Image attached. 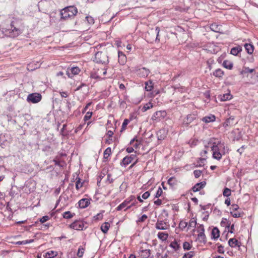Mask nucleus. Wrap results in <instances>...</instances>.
<instances>
[{
  "label": "nucleus",
  "mask_w": 258,
  "mask_h": 258,
  "mask_svg": "<svg viewBox=\"0 0 258 258\" xmlns=\"http://www.w3.org/2000/svg\"><path fill=\"white\" fill-rule=\"evenodd\" d=\"M23 23L21 19L13 18L10 26L8 28L3 29V32L6 35L15 38L20 35L23 31Z\"/></svg>",
  "instance_id": "1"
},
{
  "label": "nucleus",
  "mask_w": 258,
  "mask_h": 258,
  "mask_svg": "<svg viewBox=\"0 0 258 258\" xmlns=\"http://www.w3.org/2000/svg\"><path fill=\"white\" fill-rule=\"evenodd\" d=\"M78 13V9L74 6H68L60 11L61 19H73Z\"/></svg>",
  "instance_id": "2"
},
{
  "label": "nucleus",
  "mask_w": 258,
  "mask_h": 258,
  "mask_svg": "<svg viewBox=\"0 0 258 258\" xmlns=\"http://www.w3.org/2000/svg\"><path fill=\"white\" fill-rule=\"evenodd\" d=\"M108 58L106 51H98L95 54L93 60L98 63L106 64L109 62Z\"/></svg>",
  "instance_id": "3"
},
{
  "label": "nucleus",
  "mask_w": 258,
  "mask_h": 258,
  "mask_svg": "<svg viewBox=\"0 0 258 258\" xmlns=\"http://www.w3.org/2000/svg\"><path fill=\"white\" fill-rule=\"evenodd\" d=\"M42 99L41 95L39 93H33L28 95L27 101L32 103H37Z\"/></svg>",
  "instance_id": "4"
},
{
  "label": "nucleus",
  "mask_w": 258,
  "mask_h": 258,
  "mask_svg": "<svg viewBox=\"0 0 258 258\" xmlns=\"http://www.w3.org/2000/svg\"><path fill=\"white\" fill-rule=\"evenodd\" d=\"M84 226L83 222L80 220H76L70 225V228L76 230H82Z\"/></svg>",
  "instance_id": "5"
},
{
  "label": "nucleus",
  "mask_w": 258,
  "mask_h": 258,
  "mask_svg": "<svg viewBox=\"0 0 258 258\" xmlns=\"http://www.w3.org/2000/svg\"><path fill=\"white\" fill-rule=\"evenodd\" d=\"M80 71V69L77 67H72L71 69H68L67 71V75L69 78H72L74 75H78Z\"/></svg>",
  "instance_id": "6"
},
{
  "label": "nucleus",
  "mask_w": 258,
  "mask_h": 258,
  "mask_svg": "<svg viewBox=\"0 0 258 258\" xmlns=\"http://www.w3.org/2000/svg\"><path fill=\"white\" fill-rule=\"evenodd\" d=\"M210 29L212 31L215 32L219 33L221 34L224 33V31L221 25H218L216 23L212 24L210 25Z\"/></svg>",
  "instance_id": "7"
},
{
  "label": "nucleus",
  "mask_w": 258,
  "mask_h": 258,
  "mask_svg": "<svg viewBox=\"0 0 258 258\" xmlns=\"http://www.w3.org/2000/svg\"><path fill=\"white\" fill-rule=\"evenodd\" d=\"M168 226L167 225L165 222H164L163 220L159 219L157 220L155 225L156 228L159 230L167 229H168Z\"/></svg>",
  "instance_id": "8"
},
{
  "label": "nucleus",
  "mask_w": 258,
  "mask_h": 258,
  "mask_svg": "<svg viewBox=\"0 0 258 258\" xmlns=\"http://www.w3.org/2000/svg\"><path fill=\"white\" fill-rule=\"evenodd\" d=\"M223 145L224 143H222L220 141L213 142L212 146L211 147V150L213 153H214V152H220V147Z\"/></svg>",
  "instance_id": "9"
},
{
  "label": "nucleus",
  "mask_w": 258,
  "mask_h": 258,
  "mask_svg": "<svg viewBox=\"0 0 258 258\" xmlns=\"http://www.w3.org/2000/svg\"><path fill=\"white\" fill-rule=\"evenodd\" d=\"M196 118V116L195 114H188L186 117L184 118L183 120V124L187 126L191 122H192Z\"/></svg>",
  "instance_id": "10"
},
{
  "label": "nucleus",
  "mask_w": 258,
  "mask_h": 258,
  "mask_svg": "<svg viewBox=\"0 0 258 258\" xmlns=\"http://www.w3.org/2000/svg\"><path fill=\"white\" fill-rule=\"evenodd\" d=\"M118 61L120 64L124 65L126 63L127 58L126 55L124 54L123 52L121 51H118Z\"/></svg>",
  "instance_id": "11"
},
{
  "label": "nucleus",
  "mask_w": 258,
  "mask_h": 258,
  "mask_svg": "<svg viewBox=\"0 0 258 258\" xmlns=\"http://www.w3.org/2000/svg\"><path fill=\"white\" fill-rule=\"evenodd\" d=\"M90 204V200L88 199H82L78 202L79 207L81 209L87 207Z\"/></svg>",
  "instance_id": "12"
},
{
  "label": "nucleus",
  "mask_w": 258,
  "mask_h": 258,
  "mask_svg": "<svg viewBox=\"0 0 258 258\" xmlns=\"http://www.w3.org/2000/svg\"><path fill=\"white\" fill-rule=\"evenodd\" d=\"M206 184V182L205 181L197 183L192 187V190L194 192L199 191L201 189L203 188Z\"/></svg>",
  "instance_id": "13"
},
{
  "label": "nucleus",
  "mask_w": 258,
  "mask_h": 258,
  "mask_svg": "<svg viewBox=\"0 0 258 258\" xmlns=\"http://www.w3.org/2000/svg\"><path fill=\"white\" fill-rule=\"evenodd\" d=\"M167 131L165 129L162 128L157 133V136L158 140H164L167 136Z\"/></svg>",
  "instance_id": "14"
},
{
  "label": "nucleus",
  "mask_w": 258,
  "mask_h": 258,
  "mask_svg": "<svg viewBox=\"0 0 258 258\" xmlns=\"http://www.w3.org/2000/svg\"><path fill=\"white\" fill-rule=\"evenodd\" d=\"M228 244L231 247H235L236 246L239 247L240 246L241 243L237 239L232 238L229 240Z\"/></svg>",
  "instance_id": "15"
},
{
  "label": "nucleus",
  "mask_w": 258,
  "mask_h": 258,
  "mask_svg": "<svg viewBox=\"0 0 258 258\" xmlns=\"http://www.w3.org/2000/svg\"><path fill=\"white\" fill-rule=\"evenodd\" d=\"M220 236V231L217 227L213 228L211 232V238L214 239H218Z\"/></svg>",
  "instance_id": "16"
},
{
  "label": "nucleus",
  "mask_w": 258,
  "mask_h": 258,
  "mask_svg": "<svg viewBox=\"0 0 258 258\" xmlns=\"http://www.w3.org/2000/svg\"><path fill=\"white\" fill-rule=\"evenodd\" d=\"M216 117L214 115L210 114L209 116H206L202 118V120L205 123L213 122L215 120Z\"/></svg>",
  "instance_id": "17"
},
{
  "label": "nucleus",
  "mask_w": 258,
  "mask_h": 258,
  "mask_svg": "<svg viewBox=\"0 0 258 258\" xmlns=\"http://www.w3.org/2000/svg\"><path fill=\"white\" fill-rule=\"evenodd\" d=\"M234 117L233 116H230L227 118L223 124V126L225 127L229 126H232L234 124Z\"/></svg>",
  "instance_id": "18"
},
{
  "label": "nucleus",
  "mask_w": 258,
  "mask_h": 258,
  "mask_svg": "<svg viewBox=\"0 0 258 258\" xmlns=\"http://www.w3.org/2000/svg\"><path fill=\"white\" fill-rule=\"evenodd\" d=\"M160 32V28L159 27H156L155 29H152L151 30V34L153 35H156L155 41L159 42L160 39L159 38V34Z\"/></svg>",
  "instance_id": "19"
},
{
  "label": "nucleus",
  "mask_w": 258,
  "mask_h": 258,
  "mask_svg": "<svg viewBox=\"0 0 258 258\" xmlns=\"http://www.w3.org/2000/svg\"><path fill=\"white\" fill-rule=\"evenodd\" d=\"M224 73L220 69H218L213 72V75L216 78H218L220 79H221L224 75Z\"/></svg>",
  "instance_id": "20"
},
{
  "label": "nucleus",
  "mask_w": 258,
  "mask_h": 258,
  "mask_svg": "<svg viewBox=\"0 0 258 258\" xmlns=\"http://www.w3.org/2000/svg\"><path fill=\"white\" fill-rule=\"evenodd\" d=\"M242 49L240 46L233 47L231 48L230 53L233 55H237L242 51Z\"/></svg>",
  "instance_id": "21"
},
{
  "label": "nucleus",
  "mask_w": 258,
  "mask_h": 258,
  "mask_svg": "<svg viewBox=\"0 0 258 258\" xmlns=\"http://www.w3.org/2000/svg\"><path fill=\"white\" fill-rule=\"evenodd\" d=\"M232 96L230 93L224 94L219 96L218 98L222 101L229 100L231 99Z\"/></svg>",
  "instance_id": "22"
},
{
  "label": "nucleus",
  "mask_w": 258,
  "mask_h": 258,
  "mask_svg": "<svg viewBox=\"0 0 258 258\" xmlns=\"http://www.w3.org/2000/svg\"><path fill=\"white\" fill-rule=\"evenodd\" d=\"M139 71L140 72L139 74L142 77H147L150 74V71L145 68H142V69H139Z\"/></svg>",
  "instance_id": "23"
},
{
  "label": "nucleus",
  "mask_w": 258,
  "mask_h": 258,
  "mask_svg": "<svg viewBox=\"0 0 258 258\" xmlns=\"http://www.w3.org/2000/svg\"><path fill=\"white\" fill-rule=\"evenodd\" d=\"M245 50L248 54H252L253 52L254 46L252 44L249 43H245L244 45Z\"/></svg>",
  "instance_id": "24"
},
{
  "label": "nucleus",
  "mask_w": 258,
  "mask_h": 258,
  "mask_svg": "<svg viewBox=\"0 0 258 258\" xmlns=\"http://www.w3.org/2000/svg\"><path fill=\"white\" fill-rule=\"evenodd\" d=\"M132 161H131L130 158H129V157L126 156L122 159L120 164L121 166L126 167Z\"/></svg>",
  "instance_id": "25"
},
{
  "label": "nucleus",
  "mask_w": 258,
  "mask_h": 258,
  "mask_svg": "<svg viewBox=\"0 0 258 258\" xmlns=\"http://www.w3.org/2000/svg\"><path fill=\"white\" fill-rule=\"evenodd\" d=\"M111 153V149L110 147H108L105 149V150L104 151L103 153V159L104 161H105L107 160L109 156L110 155Z\"/></svg>",
  "instance_id": "26"
},
{
  "label": "nucleus",
  "mask_w": 258,
  "mask_h": 258,
  "mask_svg": "<svg viewBox=\"0 0 258 258\" xmlns=\"http://www.w3.org/2000/svg\"><path fill=\"white\" fill-rule=\"evenodd\" d=\"M222 66L226 69L231 70L233 68V64L232 62L225 60L223 61Z\"/></svg>",
  "instance_id": "27"
},
{
  "label": "nucleus",
  "mask_w": 258,
  "mask_h": 258,
  "mask_svg": "<svg viewBox=\"0 0 258 258\" xmlns=\"http://www.w3.org/2000/svg\"><path fill=\"white\" fill-rule=\"evenodd\" d=\"M109 227L110 224L108 222H105L101 225V230L103 233H106Z\"/></svg>",
  "instance_id": "28"
},
{
  "label": "nucleus",
  "mask_w": 258,
  "mask_h": 258,
  "mask_svg": "<svg viewBox=\"0 0 258 258\" xmlns=\"http://www.w3.org/2000/svg\"><path fill=\"white\" fill-rule=\"evenodd\" d=\"M206 237L204 233L200 232L198 235V240L200 242L206 243Z\"/></svg>",
  "instance_id": "29"
},
{
  "label": "nucleus",
  "mask_w": 258,
  "mask_h": 258,
  "mask_svg": "<svg viewBox=\"0 0 258 258\" xmlns=\"http://www.w3.org/2000/svg\"><path fill=\"white\" fill-rule=\"evenodd\" d=\"M135 199V197L134 196H131L130 197L125 200L122 203L124 205V207H125L128 204L133 201Z\"/></svg>",
  "instance_id": "30"
},
{
  "label": "nucleus",
  "mask_w": 258,
  "mask_h": 258,
  "mask_svg": "<svg viewBox=\"0 0 258 258\" xmlns=\"http://www.w3.org/2000/svg\"><path fill=\"white\" fill-rule=\"evenodd\" d=\"M57 252L54 251H49L45 253L44 255L45 258H53L56 256Z\"/></svg>",
  "instance_id": "31"
},
{
  "label": "nucleus",
  "mask_w": 258,
  "mask_h": 258,
  "mask_svg": "<svg viewBox=\"0 0 258 258\" xmlns=\"http://www.w3.org/2000/svg\"><path fill=\"white\" fill-rule=\"evenodd\" d=\"M168 236V234L167 233H165L163 232H159L158 233V237L162 241L167 240Z\"/></svg>",
  "instance_id": "32"
},
{
  "label": "nucleus",
  "mask_w": 258,
  "mask_h": 258,
  "mask_svg": "<svg viewBox=\"0 0 258 258\" xmlns=\"http://www.w3.org/2000/svg\"><path fill=\"white\" fill-rule=\"evenodd\" d=\"M145 89L147 91H151L153 88V84L151 81L146 82Z\"/></svg>",
  "instance_id": "33"
},
{
  "label": "nucleus",
  "mask_w": 258,
  "mask_h": 258,
  "mask_svg": "<svg viewBox=\"0 0 258 258\" xmlns=\"http://www.w3.org/2000/svg\"><path fill=\"white\" fill-rule=\"evenodd\" d=\"M75 215V213H72L70 211H67L63 213V217L65 219H69L73 217Z\"/></svg>",
  "instance_id": "34"
},
{
  "label": "nucleus",
  "mask_w": 258,
  "mask_h": 258,
  "mask_svg": "<svg viewBox=\"0 0 258 258\" xmlns=\"http://www.w3.org/2000/svg\"><path fill=\"white\" fill-rule=\"evenodd\" d=\"M167 183L171 186H174L177 184V180L175 177H171L168 180Z\"/></svg>",
  "instance_id": "35"
},
{
  "label": "nucleus",
  "mask_w": 258,
  "mask_h": 258,
  "mask_svg": "<svg viewBox=\"0 0 258 258\" xmlns=\"http://www.w3.org/2000/svg\"><path fill=\"white\" fill-rule=\"evenodd\" d=\"M169 246L172 248H173L175 251H177L180 248V245L177 243V242L175 240L171 242Z\"/></svg>",
  "instance_id": "36"
},
{
  "label": "nucleus",
  "mask_w": 258,
  "mask_h": 258,
  "mask_svg": "<svg viewBox=\"0 0 258 258\" xmlns=\"http://www.w3.org/2000/svg\"><path fill=\"white\" fill-rule=\"evenodd\" d=\"M222 155L223 154L222 153H220V152H214V153H213L212 157L213 158L215 159L220 160L222 158Z\"/></svg>",
  "instance_id": "37"
},
{
  "label": "nucleus",
  "mask_w": 258,
  "mask_h": 258,
  "mask_svg": "<svg viewBox=\"0 0 258 258\" xmlns=\"http://www.w3.org/2000/svg\"><path fill=\"white\" fill-rule=\"evenodd\" d=\"M231 194V190L228 187H225L223 191V195L224 197H228Z\"/></svg>",
  "instance_id": "38"
},
{
  "label": "nucleus",
  "mask_w": 258,
  "mask_h": 258,
  "mask_svg": "<svg viewBox=\"0 0 258 258\" xmlns=\"http://www.w3.org/2000/svg\"><path fill=\"white\" fill-rule=\"evenodd\" d=\"M153 107V104L151 102H149L146 103L142 108V110L143 112L146 111L147 110Z\"/></svg>",
  "instance_id": "39"
},
{
  "label": "nucleus",
  "mask_w": 258,
  "mask_h": 258,
  "mask_svg": "<svg viewBox=\"0 0 258 258\" xmlns=\"http://www.w3.org/2000/svg\"><path fill=\"white\" fill-rule=\"evenodd\" d=\"M130 119H125L122 123L121 128L120 130V132H122L126 129V125L128 124V123L130 122Z\"/></svg>",
  "instance_id": "40"
},
{
  "label": "nucleus",
  "mask_w": 258,
  "mask_h": 258,
  "mask_svg": "<svg viewBox=\"0 0 258 258\" xmlns=\"http://www.w3.org/2000/svg\"><path fill=\"white\" fill-rule=\"evenodd\" d=\"M85 249L80 246L78 250L77 255L79 257H82L84 254Z\"/></svg>",
  "instance_id": "41"
},
{
  "label": "nucleus",
  "mask_w": 258,
  "mask_h": 258,
  "mask_svg": "<svg viewBox=\"0 0 258 258\" xmlns=\"http://www.w3.org/2000/svg\"><path fill=\"white\" fill-rule=\"evenodd\" d=\"M254 71L253 69H249L248 67H244L243 70L241 72V74L252 73Z\"/></svg>",
  "instance_id": "42"
},
{
  "label": "nucleus",
  "mask_w": 258,
  "mask_h": 258,
  "mask_svg": "<svg viewBox=\"0 0 258 258\" xmlns=\"http://www.w3.org/2000/svg\"><path fill=\"white\" fill-rule=\"evenodd\" d=\"M76 179H77L76 182V188L78 190L83 186V183H81V179L78 176H76Z\"/></svg>",
  "instance_id": "43"
},
{
  "label": "nucleus",
  "mask_w": 258,
  "mask_h": 258,
  "mask_svg": "<svg viewBox=\"0 0 258 258\" xmlns=\"http://www.w3.org/2000/svg\"><path fill=\"white\" fill-rule=\"evenodd\" d=\"M221 225L222 226H225L226 228H229L230 226V223H229L227 222V220L226 218H223L221 222Z\"/></svg>",
  "instance_id": "44"
},
{
  "label": "nucleus",
  "mask_w": 258,
  "mask_h": 258,
  "mask_svg": "<svg viewBox=\"0 0 258 258\" xmlns=\"http://www.w3.org/2000/svg\"><path fill=\"white\" fill-rule=\"evenodd\" d=\"M197 225V221L196 220H194V218L191 219L187 225L188 229L190 227L196 228Z\"/></svg>",
  "instance_id": "45"
},
{
  "label": "nucleus",
  "mask_w": 258,
  "mask_h": 258,
  "mask_svg": "<svg viewBox=\"0 0 258 258\" xmlns=\"http://www.w3.org/2000/svg\"><path fill=\"white\" fill-rule=\"evenodd\" d=\"M187 222L183 221H181L179 224V227L181 230H183L185 227L187 226Z\"/></svg>",
  "instance_id": "46"
},
{
  "label": "nucleus",
  "mask_w": 258,
  "mask_h": 258,
  "mask_svg": "<svg viewBox=\"0 0 258 258\" xmlns=\"http://www.w3.org/2000/svg\"><path fill=\"white\" fill-rule=\"evenodd\" d=\"M8 142L7 141L3 140V137H0V146L2 148H5L8 145Z\"/></svg>",
  "instance_id": "47"
},
{
  "label": "nucleus",
  "mask_w": 258,
  "mask_h": 258,
  "mask_svg": "<svg viewBox=\"0 0 258 258\" xmlns=\"http://www.w3.org/2000/svg\"><path fill=\"white\" fill-rule=\"evenodd\" d=\"M142 251L144 253V257L145 258H148L151 254V250L150 249H145L143 250Z\"/></svg>",
  "instance_id": "48"
},
{
  "label": "nucleus",
  "mask_w": 258,
  "mask_h": 258,
  "mask_svg": "<svg viewBox=\"0 0 258 258\" xmlns=\"http://www.w3.org/2000/svg\"><path fill=\"white\" fill-rule=\"evenodd\" d=\"M194 255V252L190 251L187 253H185L182 258H192Z\"/></svg>",
  "instance_id": "49"
},
{
  "label": "nucleus",
  "mask_w": 258,
  "mask_h": 258,
  "mask_svg": "<svg viewBox=\"0 0 258 258\" xmlns=\"http://www.w3.org/2000/svg\"><path fill=\"white\" fill-rule=\"evenodd\" d=\"M183 248L184 250H190L191 248V245L189 242L185 241L183 244Z\"/></svg>",
  "instance_id": "50"
},
{
  "label": "nucleus",
  "mask_w": 258,
  "mask_h": 258,
  "mask_svg": "<svg viewBox=\"0 0 258 258\" xmlns=\"http://www.w3.org/2000/svg\"><path fill=\"white\" fill-rule=\"evenodd\" d=\"M217 245H218L217 250L218 253L223 254L224 253V246L219 243H217Z\"/></svg>",
  "instance_id": "51"
},
{
  "label": "nucleus",
  "mask_w": 258,
  "mask_h": 258,
  "mask_svg": "<svg viewBox=\"0 0 258 258\" xmlns=\"http://www.w3.org/2000/svg\"><path fill=\"white\" fill-rule=\"evenodd\" d=\"M92 115V113L91 112H87L84 117V120L86 121L87 120L90 119Z\"/></svg>",
  "instance_id": "52"
},
{
  "label": "nucleus",
  "mask_w": 258,
  "mask_h": 258,
  "mask_svg": "<svg viewBox=\"0 0 258 258\" xmlns=\"http://www.w3.org/2000/svg\"><path fill=\"white\" fill-rule=\"evenodd\" d=\"M87 21L88 22V23L89 24H94V20L93 19V17H91V16H86L85 17Z\"/></svg>",
  "instance_id": "53"
},
{
  "label": "nucleus",
  "mask_w": 258,
  "mask_h": 258,
  "mask_svg": "<svg viewBox=\"0 0 258 258\" xmlns=\"http://www.w3.org/2000/svg\"><path fill=\"white\" fill-rule=\"evenodd\" d=\"M162 193H163L162 189H161V188L160 187H159L156 192L155 198H159V197H160L161 196Z\"/></svg>",
  "instance_id": "54"
},
{
  "label": "nucleus",
  "mask_w": 258,
  "mask_h": 258,
  "mask_svg": "<svg viewBox=\"0 0 258 258\" xmlns=\"http://www.w3.org/2000/svg\"><path fill=\"white\" fill-rule=\"evenodd\" d=\"M194 174L196 178H198L201 176L202 171L200 170H196L194 171Z\"/></svg>",
  "instance_id": "55"
},
{
  "label": "nucleus",
  "mask_w": 258,
  "mask_h": 258,
  "mask_svg": "<svg viewBox=\"0 0 258 258\" xmlns=\"http://www.w3.org/2000/svg\"><path fill=\"white\" fill-rule=\"evenodd\" d=\"M197 231L199 233H200V232L204 233L205 229H204V225L202 224L200 225L198 227Z\"/></svg>",
  "instance_id": "56"
},
{
  "label": "nucleus",
  "mask_w": 258,
  "mask_h": 258,
  "mask_svg": "<svg viewBox=\"0 0 258 258\" xmlns=\"http://www.w3.org/2000/svg\"><path fill=\"white\" fill-rule=\"evenodd\" d=\"M49 216H44L40 219V222L42 223H43L46 222L47 221H48L49 220Z\"/></svg>",
  "instance_id": "57"
},
{
  "label": "nucleus",
  "mask_w": 258,
  "mask_h": 258,
  "mask_svg": "<svg viewBox=\"0 0 258 258\" xmlns=\"http://www.w3.org/2000/svg\"><path fill=\"white\" fill-rule=\"evenodd\" d=\"M206 161L205 158H200L199 161H198V163L199 164V165H197V166L201 167L204 165V162Z\"/></svg>",
  "instance_id": "58"
},
{
  "label": "nucleus",
  "mask_w": 258,
  "mask_h": 258,
  "mask_svg": "<svg viewBox=\"0 0 258 258\" xmlns=\"http://www.w3.org/2000/svg\"><path fill=\"white\" fill-rule=\"evenodd\" d=\"M150 195V193L149 191H146L145 192H144L143 195H142V198L146 200L147 199H148L149 196Z\"/></svg>",
  "instance_id": "59"
},
{
  "label": "nucleus",
  "mask_w": 258,
  "mask_h": 258,
  "mask_svg": "<svg viewBox=\"0 0 258 258\" xmlns=\"http://www.w3.org/2000/svg\"><path fill=\"white\" fill-rule=\"evenodd\" d=\"M103 217V215L102 213H98L96 215L94 216V219L96 220H99L100 219H102Z\"/></svg>",
  "instance_id": "60"
},
{
  "label": "nucleus",
  "mask_w": 258,
  "mask_h": 258,
  "mask_svg": "<svg viewBox=\"0 0 258 258\" xmlns=\"http://www.w3.org/2000/svg\"><path fill=\"white\" fill-rule=\"evenodd\" d=\"M148 218L147 216L145 214L143 215L139 219L138 221L140 222H143L145 221Z\"/></svg>",
  "instance_id": "61"
},
{
  "label": "nucleus",
  "mask_w": 258,
  "mask_h": 258,
  "mask_svg": "<svg viewBox=\"0 0 258 258\" xmlns=\"http://www.w3.org/2000/svg\"><path fill=\"white\" fill-rule=\"evenodd\" d=\"M113 135V133L112 131L109 130L107 131V135L108 136V138H109V140L111 141H112V135Z\"/></svg>",
  "instance_id": "62"
},
{
  "label": "nucleus",
  "mask_w": 258,
  "mask_h": 258,
  "mask_svg": "<svg viewBox=\"0 0 258 258\" xmlns=\"http://www.w3.org/2000/svg\"><path fill=\"white\" fill-rule=\"evenodd\" d=\"M53 162L55 163V165H57L60 167L62 166L60 164V161L57 158H55V159H54L53 160Z\"/></svg>",
  "instance_id": "63"
},
{
  "label": "nucleus",
  "mask_w": 258,
  "mask_h": 258,
  "mask_svg": "<svg viewBox=\"0 0 258 258\" xmlns=\"http://www.w3.org/2000/svg\"><path fill=\"white\" fill-rule=\"evenodd\" d=\"M197 140L189 141V144H190V147H192L197 145Z\"/></svg>",
  "instance_id": "64"
}]
</instances>
